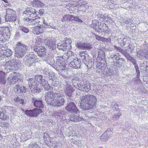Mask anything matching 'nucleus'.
Returning <instances> with one entry per match:
<instances>
[{"instance_id":"obj_4","label":"nucleus","mask_w":148,"mask_h":148,"mask_svg":"<svg viewBox=\"0 0 148 148\" xmlns=\"http://www.w3.org/2000/svg\"><path fill=\"white\" fill-rule=\"evenodd\" d=\"M29 49L27 45L20 42L18 43L15 48V56L18 58L22 57L25 52Z\"/></svg>"},{"instance_id":"obj_40","label":"nucleus","mask_w":148,"mask_h":148,"mask_svg":"<svg viewBox=\"0 0 148 148\" xmlns=\"http://www.w3.org/2000/svg\"><path fill=\"white\" fill-rule=\"evenodd\" d=\"M0 110V118L2 120H6L8 118V116L5 114V112Z\"/></svg>"},{"instance_id":"obj_51","label":"nucleus","mask_w":148,"mask_h":148,"mask_svg":"<svg viewBox=\"0 0 148 148\" xmlns=\"http://www.w3.org/2000/svg\"><path fill=\"white\" fill-rule=\"evenodd\" d=\"M19 29L24 32L25 33H27L29 32V29H28L26 27L23 26H20L18 27Z\"/></svg>"},{"instance_id":"obj_23","label":"nucleus","mask_w":148,"mask_h":148,"mask_svg":"<svg viewBox=\"0 0 148 148\" xmlns=\"http://www.w3.org/2000/svg\"><path fill=\"white\" fill-rule=\"evenodd\" d=\"M72 67L75 69H78L80 68L81 65V62L77 58H75L71 62H70Z\"/></svg>"},{"instance_id":"obj_32","label":"nucleus","mask_w":148,"mask_h":148,"mask_svg":"<svg viewBox=\"0 0 148 148\" xmlns=\"http://www.w3.org/2000/svg\"><path fill=\"white\" fill-rule=\"evenodd\" d=\"M34 106L36 107L39 108L40 109L43 108L44 106L41 100H36L34 103Z\"/></svg>"},{"instance_id":"obj_17","label":"nucleus","mask_w":148,"mask_h":148,"mask_svg":"<svg viewBox=\"0 0 148 148\" xmlns=\"http://www.w3.org/2000/svg\"><path fill=\"white\" fill-rule=\"evenodd\" d=\"M34 51L37 53L39 57H43L46 54V49L43 46H34Z\"/></svg>"},{"instance_id":"obj_59","label":"nucleus","mask_w":148,"mask_h":148,"mask_svg":"<svg viewBox=\"0 0 148 148\" xmlns=\"http://www.w3.org/2000/svg\"><path fill=\"white\" fill-rule=\"evenodd\" d=\"M114 49L116 50L117 51L119 52H121V54H122V52H123V49H121L120 47H117L116 45L114 46Z\"/></svg>"},{"instance_id":"obj_28","label":"nucleus","mask_w":148,"mask_h":148,"mask_svg":"<svg viewBox=\"0 0 148 148\" xmlns=\"http://www.w3.org/2000/svg\"><path fill=\"white\" fill-rule=\"evenodd\" d=\"M82 118L77 115H72L71 116L70 119L71 121L73 122L80 121L82 120Z\"/></svg>"},{"instance_id":"obj_58","label":"nucleus","mask_w":148,"mask_h":148,"mask_svg":"<svg viewBox=\"0 0 148 148\" xmlns=\"http://www.w3.org/2000/svg\"><path fill=\"white\" fill-rule=\"evenodd\" d=\"M7 47L5 45H3L0 48V51H2V54H3V52L7 49Z\"/></svg>"},{"instance_id":"obj_15","label":"nucleus","mask_w":148,"mask_h":148,"mask_svg":"<svg viewBox=\"0 0 148 148\" xmlns=\"http://www.w3.org/2000/svg\"><path fill=\"white\" fill-rule=\"evenodd\" d=\"M41 110L38 109H35L33 110H26L25 111V114L30 117H36L40 113Z\"/></svg>"},{"instance_id":"obj_64","label":"nucleus","mask_w":148,"mask_h":148,"mask_svg":"<svg viewBox=\"0 0 148 148\" xmlns=\"http://www.w3.org/2000/svg\"><path fill=\"white\" fill-rule=\"evenodd\" d=\"M44 10L43 9H41L39 10V14L40 16H42L43 14L44 13Z\"/></svg>"},{"instance_id":"obj_61","label":"nucleus","mask_w":148,"mask_h":148,"mask_svg":"<svg viewBox=\"0 0 148 148\" xmlns=\"http://www.w3.org/2000/svg\"><path fill=\"white\" fill-rule=\"evenodd\" d=\"M127 47H128L129 49H132V50L133 51L135 47L133 45L130 44L129 45H126V46L125 47V48H127Z\"/></svg>"},{"instance_id":"obj_18","label":"nucleus","mask_w":148,"mask_h":148,"mask_svg":"<svg viewBox=\"0 0 148 148\" xmlns=\"http://www.w3.org/2000/svg\"><path fill=\"white\" fill-rule=\"evenodd\" d=\"M78 3L79 9L83 12H85L86 10L89 8L88 3L84 0H79Z\"/></svg>"},{"instance_id":"obj_42","label":"nucleus","mask_w":148,"mask_h":148,"mask_svg":"<svg viewBox=\"0 0 148 148\" xmlns=\"http://www.w3.org/2000/svg\"><path fill=\"white\" fill-rule=\"evenodd\" d=\"M79 55L82 59L84 58H87L88 57V55L86 51H82L80 52Z\"/></svg>"},{"instance_id":"obj_19","label":"nucleus","mask_w":148,"mask_h":148,"mask_svg":"<svg viewBox=\"0 0 148 148\" xmlns=\"http://www.w3.org/2000/svg\"><path fill=\"white\" fill-rule=\"evenodd\" d=\"M45 29V27L43 25L36 26L33 29L32 32L34 34L39 35L43 33Z\"/></svg>"},{"instance_id":"obj_53","label":"nucleus","mask_w":148,"mask_h":148,"mask_svg":"<svg viewBox=\"0 0 148 148\" xmlns=\"http://www.w3.org/2000/svg\"><path fill=\"white\" fill-rule=\"evenodd\" d=\"M121 115V114L120 112H118V113L114 114V115L113 116L112 118L114 120H116L119 118L120 116Z\"/></svg>"},{"instance_id":"obj_52","label":"nucleus","mask_w":148,"mask_h":148,"mask_svg":"<svg viewBox=\"0 0 148 148\" xmlns=\"http://www.w3.org/2000/svg\"><path fill=\"white\" fill-rule=\"evenodd\" d=\"M0 125L2 127L5 128H7V127H9V124L7 122H3L1 123Z\"/></svg>"},{"instance_id":"obj_25","label":"nucleus","mask_w":148,"mask_h":148,"mask_svg":"<svg viewBox=\"0 0 148 148\" xmlns=\"http://www.w3.org/2000/svg\"><path fill=\"white\" fill-rule=\"evenodd\" d=\"M30 3L34 7H43L45 5L44 4L39 0H33Z\"/></svg>"},{"instance_id":"obj_43","label":"nucleus","mask_w":148,"mask_h":148,"mask_svg":"<svg viewBox=\"0 0 148 148\" xmlns=\"http://www.w3.org/2000/svg\"><path fill=\"white\" fill-rule=\"evenodd\" d=\"M16 91L20 92H25V87L20 86L19 85H17L16 86Z\"/></svg>"},{"instance_id":"obj_46","label":"nucleus","mask_w":148,"mask_h":148,"mask_svg":"<svg viewBox=\"0 0 148 148\" xmlns=\"http://www.w3.org/2000/svg\"><path fill=\"white\" fill-rule=\"evenodd\" d=\"M123 51L122 54H123L126 58H128L129 56H130V54L132 53L131 51H129L127 49L125 50H123Z\"/></svg>"},{"instance_id":"obj_47","label":"nucleus","mask_w":148,"mask_h":148,"mask_svg":"<svg viewBox=\"0 0 148 148\" xmlns=\"http://www.w3.org/2000/svg\"><path fill=\"white\" fill-rule=\"evenodd\" d=\"M109 138V136L106 135V133H104L101 136L100 139L101 141H104L107 140Z\"/></svg>"},{"instance_id":"obj_54","label":"nucleus","mask_w":148,"mask_h":148,"mask_svg":"<svg viewBox=\"0 0 148 148\" xmlns=\"http://www.w3.org/2000/svg\"><path fill=\"white\" fill-rule=\"evenodd\" d=\"M73 21L79 22L81 23L82 22V20L81 19L75 16L72 15V19L71 21Z\"/></svg>"},{"instance_id":"obj_27","label":"nucleus","mask_w":148,"mask_h":148,"mask_svg":"<svg viewBox=\"0 0 148 148\" xmlns=\"http://www.w3.org/2000/svg\"><path fill=\"white\" fill-rule=\"evenodd\" d=\"M109 56L110 58L114 60H117L120 56L119 53L115 52L109 53Z\"/></svg>"},{"instance_id":"obj_30","label":"nucleus","mask_w":148,"mask_h":148,"mask_svg":"<svg viewBox=\"0 0 148 148\" xmlns=\"http://www.w3.org/2000/svg\"><path fill=\"white\" fill-rule=\"evenodd\" d=\"M5 76V73L2 71H0V84H4L6 83Z\"/></svg>"},{"instance_id":"obj_6","label":"nucleus","mask_w":148,"mask_h":148,"mask_svg":"<svg viewBox=\"0 0 148 148\" xmlns=\"http://www.w3.org/2000/svg\"><path fill=\"white\" fill-rule=\"evenodd\" d=\"M55 67L54 68L59 71L64 70L66 69V64L62 56L56 57V63Z\"/></svg>"},{"instance_id":"obj_36","label":"nucleus","mask_w":148,"mask_h":148,"mask_svg":"<svg viewBox=\"0 0 148 148\" xmlns=\"http://www.w3.org/2000/svg\"><path fill=\"white\" fill-rule=\"evenodd\" d=\"M72 15H64L62 18L61 21L62 22H66L68 21H72Z\"/></svg>"},{"instance_id":"obj_1","label":"nucleus","mask_w":148,"mask_h":148,"mask_svg":"<svg viewBox=\"0 0 148 148\" xmlns=\"http://www.w3.org/2000/svg\"><path fill=\"white\" fill-rule=\"evenodd\" d=\"M65 96L59 93L49 92L45 96V100L48 104L55 107H60L64 105Z\"/></svg>"},{"instance_id":"obj_55","label":"nucleus","mask_w":148,"mask_h":148,"mask_svg":"<svg viewBox=\"0 0 148 148\" xmlns=\"http://www.w3.org/2000/svg\"><path fill=\"white\" fill-rule=\"evenodd\" d=\"M104 133H106V134L109 136V137L110 135L112 134L113 132L110 128H108Z\"/></svg>"},{"instance_id":"obj_63","label":"nucleus","mask_w":148,"mask_h":148,"mask_svg":"<svg viewBox=\"0 0 148 148\" xmlns=\"http://www.w3.org/2000/svg\"><path fill=\"white\" fill-rule=\"evenodd\" d=\"M111 41L110 39V38H106L104 37H103L102 41L106 42H110Z\"/></svg>"},{"instance_id":"obj_5","label":"nucleus","mask_w":148,"mask_h":148,"mask_svg":"<svg viewBox=\"0 0 148 148\" xmlns=\"http://www.w3.org/2000/svg\"><path fill=\"white\" fill-rule=\"evenodd\" d=\"M10 31L8 27H0V41L5 42L10 36Z\"/></svg>"},{"instance_id":"obj_24","label":"nucleus","mask_w":148,"mask_h":148,"mask_svg":"<svg viewBox=\"0 0 148 148\" xmlns=\"http://www.w3.org/2000/svg\"><path fill=\"white\" fill-rule=\"evenodd\" d=\"M107 66L106 62L105 61H103V62H98L96 65L97 71L99 72L100 71L99 70H104L105 69V68Z\"/></svg>"},{"instance_id":"obj_49","label":"nucleus","mask_w":148,"mask_h":148,"mask_svg":"<svg viewBox=\"0 0 148 148\" xmlns=\"http://www.w3.org/2000/svg\"><path fill=\"white\" fill-rule=\"evenodd\" d=\"M92 48V46L89 43H84V50H90Z\"/></svg>"},{"instance_id":"obj_12","label":"nucleus","mask_w":148,"mask_h":148,"mask_svg":"<svg viewBox=\"0 0 148 148\" xmlns=\"http://www.w3.org/2000/svg\"><path fill=\"white\" fill-rule=\"evenodd\" d=\"M77 85L74 86L67 84L64 86V91L65 95L69 97L72 96L73 91L75 90V88H76Z\"/></svg>"},{"instance_id":"obj_13","label":"nucleus","mask_w":148,"mask_h":148,"mask_svg":"<svg viewBox=\"0 0 148 148\" xmlns=\"http://www.w3.org/2000/svg\"><path fill=\"white\" fill-rule=\"evenodd\" d=\"M66 109L68 112L71 113H77L79 112L75 103L73 102H70L68 103L66 107Z\"/></svg>"},{"instance_id":"obj_37","label":"nucleus","mask_w":148,"mask_h":148,"mask_svg":"<svg viewBox=\"0 0 148 148\" xmlns=\"http://www.w3.org/2000/svg\"><path fill=\"white\" fill-rule=\"evenodd\" d=\"M79 0L77 1H72L69 4L68 6L71 7L70 8L72 9V8L74 7L79 6V4L78 3Z\"/></svg>"},{"instance_id":"obj_7","label":"nucleus","mask_w":148,"mask_h":148,"mask_svg":"<svg viewBox=\"0 0 148 148\" xmlns=\"http://www.w3.org/2000/svg\"><path fill=\"white\" fill-rule=\"evenodd\" d=\"M137 56L140 60H147L148 58V45H145L144 48L137 51Z\"/></svg>"},{"instance_id":"obj_56","label":"nucleus","mask_w":148,"mask_h":148,"mask_svg":"<svg viewBox=\"0 0 148 148\" xmlns=\"http://www.w3.org/2000/svg\"><path fill=\"white\" fill-rule=\"evenodd\" d=\"M29 148H41V147L35 143H33L30 145Z\"/></svg>"},{"instance_id":"obj_26","label":"nucleus","mask_w":148,"mask_h":148,"mask_svg":"<svg viewBox=\"0 0 148 148\" xmlns=\"http://www.w3.org/2000/svg\"><path fill=\"white\" fill-rule=\"evenodd\" d=\"M63 42L64 44V46L66 48L67 50H69L71 48V44L72 42V40L71 39L67 38H65Z\"/></svg>"},{"instance_id":"obj_29","label":"nucleus","mask_w":148,"mask_h":148,"mask_svg":"<svg viewBox=\"0 0 148 148\" xmlns=\"http://www.w3.org/2000/svg\"><path fill=\"white\" fill-rule=\"evenodd\" d=\"M71 82L72 83L73 86H74V85H76V84H77L80 79V78L78 76V75H75L71 77Z\"/></svg>"},{"instance_id":"obj_21","label":"nucleus","mask_w":148,"mask_h":148,"mask_svg":"<svg viewBox=\"0 0 148 148\" xmlns=\"http://www.w3.org/2000/svg\"><path fill=\"white\" fill-rule=\"evenodd\" d=\"M45 43L48 46L49 49L53 50L56 48V45L54 41L51 39H46L45 40Z\"/></svg>"},{"instance_id":"obj_33","label":"nucleus","mask_w":148,"mask_h":148,"mask_svg":"<svg viewBox=\"0 0 148 148\" xmlns=\"http://www.w3.org/2000/svg\"><path fill=\"white\" fill-rule=\"evenodd\" d=\"M119 40L122 41L121 42V45L122 47H125L131 43L130 40H127L126 38H123V40H121V39H119Z\"/></svg>"},{"instance_id":"obj_8","label":"nucleus","mask_w":148,"mask_h":148,"mask_svg":"<svg viewBox=\"0 0 148 148\" xmlns=\"http://www.w3.org/2000/svg\"><path fill=\"white\" fill-rule=\"evenodd\" d=\"M36 58L37 56L32 53H29L24 58V63L28 67L32 65Z\"/></svg>"},{"instance_id":"obj_38","label":"nucleus","mask_w":148,"mask_h":148,"mask_svg":"<svg viewBox=\"0 0 148 148\" xmlns=\"http://www.w3.org/2000/svg\"><path fill=\"white\" fill-rule=\"evenodd\" d=\"M63 113V112L62 110H59L53 113V115L56 117H61Z\"/></svg>"},{"instance_id":"obj_31","label":"nucleus","mask_w":148,"mask_h":148,"mask_svg":"<svg viewBox=\"0 0 148 148\" xmlns=\"http://www.w3.org/2000/svg\"><path fill=\"white\" fill-rule=\"evenodd\" d=\"M125 62V60L122 58L119 57L116 61L115 62V64L118 67L121 66L122 64Z\"/></svg>"},{"instance_id":"obj_50","label":"nucleus","mask_w":148,"mask_h":148,"mask_svg":"<svg viewBox=\"0 0 148 148\" xmlns=\"http://www.w3.org/2000/svg\"><path fill=\"white\" fill-rule=\"evenodd\" d=\"M112 74V73L110 69H107L105 71L104 74L106 76H108L111 75Z\"/></svg>"},{"instance_id":"obj_20","label":"nucleus","mask_w":148,"mask_h":148,"mask_svg":"<svg viewBox=\"0 0 148 148\" xmlns=\"http://www.w3.org/2000/svg\"><path fill=\"white\" fill-rule=\"evenodd\" d=\"M38 83L37 81H35L31 85V87L29 88L34 93L36 92L39 93L41 91V89L40 88L38 87Z\"/></svg>"},{"instance_id":"obj_22","label":"nucleus","mask_w":148,"mask_h":148,"mask_svg":"<svg viewBox=\"0 0 148 148\" xmlns=\"http://www.w3.org/2000/svg\"><path fill=\"white\" fill-rule=\"evenodd\" d=\"M97 15V17L98 20L101 22H103L105 20L107 21H108L109 20L110 18L107 15H108L107 14H103L100 12L98 13Z\"/></svg>"},{"instance_id":"obj_2","label":"nucleus","mask_w":148,"mask_h":148,"mask_svg":"<svg viewBox=\"0 0 148 148\" xmlns=\"http://www.w3.org/2000/svg\"><path fill=\"white\" fill-rule=\"evenodd\" d=\"M23 13L24 19L27 22L29 21V25H34L38 23L40 18L37 16L36 11L35 9L32 7H27Z\"/></svg>"},{"instance_id":"obj_41","label":"nucleus","mask_w":148,"mask_h":148,"mask_svg":"<svg viewBox=\"0 0 148 148\" xmlns=\"http://www.w3.org/2000/svg\"><path fill=\"white\" fill-rule=\"evenodd\" d=\"M12 54V52L9 49H8L3 52V55H5L6 57H10Z\"/></svg>"},{"instance_id":"obj_11","label":"nucleus","mask_w":148,"mask_h":148,"mask_svg":"<svg viewBox=\"0 0 148 148\" xmlns=\"http://www.w3.org/2000/svg\"><path fill=\"white\" fill-rule=\"evenodd\" d=\"M35 79L39 83L42 85L43 88L46 90H48L49 89L50 86L47 81H46L43 76L41 75H36Z\"/></svg>"},{"instance_id":"obj_45","label":"nucleus","mask_w":148,"mask_h":148,"mask_svg":"<svg viewBox=\"0 0 148 148\" xmlns=\"http://www.w3.org/2000/svg\"><path fill=\"white\" fill-rule=\"evenodd\" d=\"M127 59L130 60L134 64L136 69V67L137 66V65L136 63V60L135 58H132L131 56H129L127 58Z\"/></svg>"},{"instance_id":"obj_14","label":"nucleus","mask_w":148,"mask_h":148,"mask_svg":"<svg viewBox=\"0 0 148 148\" xmlns=\"http://www.w3.org/2000/svg\"><path fill=\"white\" fill-rule=\"evenodd\" d=\"M75 87L80 91L86 92L88 91L91 88L90 84L86 82H84L83 84H78Z\"/></svg>"},{"instance_id":"obj_44","label":"nucleus","mask_w":148,"mask_h":148,"mask_svg":"<svg viewBox=\"0 0 148 148\" xmlns=\"http://www.w3.org/2000/svg\"><path fill=\"white\" fill-rule=\"evenodd\" d=\"M64 44L62 43V44H59L57 46V48L60 50H62L63 51H66L67 50L66 48L64 46Z\"/></svg>"},{"instance_id":"obj_10","label":"nucleus","mask_w":148,"mask_h":148,"mask_svg":"<svg viewBox=\"0 0 148 148\" xmlns=\"http://www.w3.org/2000/svg\"><path fill=\"white\" fill-rule=\"evenodd\" d=\"M4 66L10 70H16L18 68L19 64L15 60L13 59L7 62L4 64Z\"/></svg>"},{"instance_id":"obj_3","label":"nucleus","mask_w":148,"mask_h":148,"mask_svg":"<svg viewBox=\"0 0 148 148\" xmlns=\"http://www.w3.org/2000/svg\"><path fill=\"white\" fill-rule=\"evenodd\" d=\"M97 100L94 95H86L81 98L79 107L84 110H90L96 106Z\"/></svg>"},{"instance_id":"obj_16","label":"nucleus","mask_w":148,"mask_h":148,"mask_svg":"<svg viewBox=\"0 0 148 148\" xmlns=\"http://www.w3.org/2000/svg\"><path fill=\"white\" fill-rule=\"evenodd\" d=\"M21 74L18 73L14 72L10 74L8 77V80L14 84L21 77Z\"/></svg>"},{"instance_id":"obj_34","label":"nucleus","mask_w":148,"mask_h":148,"mask_svg":"<svg viewBox=\"0 0 148 148\" xmlns=\"http://www.w3.org/2000/svg\"><path fill=\"white\" fill-rule=\"evenodd\" d=\"M82 60L84 63L86 65L88 64L92 65L94 63L92 61V60L90 59V58L89 57L88 55V57L87 58H84V59L83 58Z\"/></svg>"},{"instance_id":"obj_48","label":"nucleus","mask_w":148,"mask_h":148,"mask_svg":"<svg viewBox=\"0 0 148 148\" xmlns=\"http://www.w3.org/2000/svg\"><path fill=\"white\" fill-rule=\"evenodd\" d=\"M27 81L28 82V84L29 85V88L31 87V85H32L33 83H34L35 81L38 82L36 80L35 78V79H33V78H29L27 79Z\"/></svg>"},{"instance_id":"obj_60","label":"nucleus","mask_w":148,"mask_h":148,"mask_svg":"<svg viewBox=\"0 0 148 148\" xmlns=\"http://www.w3.org/2000/svg\"><path fill=\"white\" fill-rule=\"evenodd\" d=\"M98 20H95V21H92V26H99V22L98 21Z\"/></svg>"},{"instance_id":"obj_35","label":"nucleus","mask_w":148,"mask_h":148,"mask_svg":"<svg viewBox=\"0 0 148 148\" xmlns=\"http://www.w3.org/2000/svg\"><path fill=\"white\" fill-rule=\"evenodd\" d=\"M97 58L100 59L101 60L104 59L105 58L104 51L101 50H99L98 51Z\"/></svg>"},{"instance_id":"obj_9","label":"nucleus","mask_w":148,"mask_h":148,"mask_svg":"<svg viewBox=\"0 0 148 148\" xmlns=\"http://www.w3.org/2000/svg\"><path fill=\"white\" fill-rule=\"evenodd\" d=\"M15 12L12 9H6L5 21L13 22L16 21L17 17L15 15Z\"/></svg>"},{"instance_id":"obj_62","label":"nucleus","mask_w":148,"mask_h":148,"mask_svg":"<svg viewBox=\"0 0 148 148\" xmlns=\"http://www.w3.org/2000/svg\"><path fill=\"white\" fill-rule=\"evenodd\" d=\"M94 35L95 36L96 39L99 41H101L102 40L103 37L100 36L97 34H94Z\"/></svg>"},{"instance_id":"obj_57","label":"nucleus","mask_w":148,"mask_h":148,"mask_svg":"<svg viewBox=\"0 0 148 148\" xmlns=\"http://www.w3.org/2000/svg\"><path fill=\"white\" fill-rule=\"evenodd\" d=\"M75 58L74 55H71V56L67 57V61L70 63L73 60V59H75Z\"/></svg>"},{"instance_id":"obj_39","label":"nucleus","mask_w":148,"mask_h":148,"mask_svg":"<svg viewBox=\"0 0 148 148\" xmlns=\"http://www.w3.org/2000/svg\"><path fill=\"white\" fill-rule=\"evenodd\" d=\"M84 43H82L81 42H77L75 43V46L78 49L84 50Z\"/></svg>"}]
</instances>
